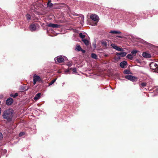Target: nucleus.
Instances as JSON below:
<instances>
[{"mask_svg": "<svg viewBox=\"0 0 158 158\" xmlns=\"http://www.w3.org/2000/svg\"><path fill=\"white\" fill-rule=\"evenodd\" d=\"M13 113L14 110L11 108L6 110L2 114L3 118L7 119L8 122H11L12 119Z\"/></svg>", "mask_w": 158, "mask_h": 158, "instance_id": "obj_1", "label": "nucleus"}, {"mask_svg": "<svg viewBox=\"0 0 158 158\" xmlns=\"http://www.w3.org/2000/svg\"><path fill=\"white\" fill-rule=\"evenodd\" d=\"M150 67L153 72L158 73V65L156 63L151 62L150 64Z\"/></svg>", "mask_w": 158, "mask_h": 158, "instance_id": "obj_2", "label": "nucleus"}, {"mask_svg": "<svg viewBox=\"0 0 158 158\" xmlns=\"http://www.w3.org/2000/svg\"><path fill=\"white\" fill-rule=\"evenodd\" d=\"M98 17L96 15H92L90 16V18L93 20L94 21L96 22L92 24L93 26H96L97 25V23L98 21Z\"/></svg>", "mask_w": 158, "mask_h": 158, "instance_id": "obj_3", "label": "nucleus"}, {"mask_svg": "<svg viewBox=\"0 0 158 158\" xmlns=\"http://www.w3.org/2000/svg\"><path fill=\"white\" fill-rule=\"evenodd\" d=\"M125 78L133 82L136 81L138 80V78L137 77L129 74L126 75Z\"/></svg>", "mask_w": 158, "mask_h": 158, "instance_id": "obj_4", "label": "nucleus"}, {"mask_svg": "<svg viewBox=\"0 0 158 158\" xmlns=\"http://www.w3.org/2000/svg\"><path fill=\"white\" fill-rule=\"evenodd\" d=\"M64 56H57L55 58V60L56 62V60L59 63H62L64 61Z\"/></svg>", "mask_w": 158, "mask_h": 158, "instance_id": "obj_5", "label": "nucleus"}, {"mask_svg": "<svg viewBox=\"0 0 158 158\" xmlns=\"http://www.w3.org/2000/svg\"><path fill=\"white\" fill-rule=\"evenodd\" d=\"M127 54V53L125 52H121L119 53H116V55L118 57L117 58L118 59H120V58L119 56H120L121 57H124Z\"/></svg>", "mask_w": 158, "mask_h": 158, "instance_id": "obj_6", "label": "nucleus"}, {"mask_svg": "<svg viewBox=\"0 0 158 158\" xmlns=\"http://www.w3.org/2000/svg\"><path fill=\"white\" fill-rule=\"evenodd\" d=\"M13 102V99L11 98H9L7 99L6 102V105L10 106L11 105Z\"/></svg>", "mask_w": 158, "mask_h": 158, "instance_id": "obj_7", "label": "nucleus"}, {"mask_svg": "<svg viewBox=\"0 0 158 158\" xmlns=\"http://www.w3.org/2000/svg\"><path fill=\"white\" fill-rule=\"evenodd\" d=\"M47 26L49 27L55 28H58L60 27V26L59 25L51 23L48 24Z\"/></svg>", "mask_w": 158, "mask_h": 158, "instance_id": "obj_8", "label": "nucleus"}, {"mask_svg": "<svg viewBox=\"0 0 158 158\" xmlns=\"http://www.w3.org/2000/svg\"><path fill=\"white\" fill-rule=\"evenodd\" d=\"M33 79L37 81H42L41 78L39 76L34 74L33 76Z\"/></svg>", "mask_w": 158, "mask_h": 158, "instance_id": "obj_9", "label": "nucleus"}, {"mask_svg": "<svg viewBox=\"0 0 158 158\" xmlns=\"http://www.w3.org/2000/svg\"><path fill=\"white\" fill-rule=\"evenodd\" d=\"M36 25L34 24H32L30 25V30L32 31H34L36 29Z\"/></svg>", "mask_w": 158, "mask_h": 158, "instance_id": "obj_10", "label": "nucleus"}, {"mask_svg": "<svg viewBox=\"0 0 158 158\" xmlns=\"http://www.w3.org/2000/svg\"><path fill=\"white\" fill-rule=\"evenodd\" d=\"M142 55L143 57L145 58H151V56L150 54L146 52H143Z\"/></svg>", "mask_w": 158, "mask_h": 158, "instance_id": "obj_11", "label": "nucleus"}, {"mask_svg": "<svg viewBox=\"0 0 158 158\" xmlns=\"http://www.w3.org/2000/svg\"><path fill=\"white\" fill-rule=\"evenodd\" d=\"M127 64L126 61H123L120 63V65L122 68H124L125 66Z\"/></svg>", "mask_w": 158, "mask_h": 158, "instance_id": "obj_12", "label": "nucleus"}, {"mask_svg": "<svg viewBox=\"0 0 158 158\" xmlns=\"http://www.w3.org/2000/svg\"><path fill=\"white\" fill-rule=\"evenodd\" d=\"M102 45L105 48H107L109 46V44L107 43V42L106 41H104L102 42Z\"/></svg>", "mask_w": 158, "mask_h": 158, "instance_id": "obj_13", "label": "nucleus"}, {"mask_svg": "<svg viewBox=\"0 0 158 158\" xmlns=\"http://www.w3.org/2000/svg\"><path fill=\"white\" fill-rule=\"evenodd\" d=\"M41 95V93H39L37 94L35 96L34 99L35 101H37L39 99H40V96Z\"/></svg>", "mask_w": 158, "mask_h": 158, "instance_id": "obj_14", "label": "nucleus"}, {"mask_svg": "<svg viewBox=\"0 0 158 158\" xmlns=\"http://www.w3.org/2000/svg\"><path fill=\"white\" fill-rule=\"evenodd\" d=\"M51 0H48V2L47 3V5L48 7L50 8L52 7L53 6V4L52 3H51Z\"/></svg>", "mask_w": 158, "mask_h": 158, "instance_id": "obj_15", "label": "nucleus"}, {"mask_svg": "<svg viewBox=\"0 0 158 158\" xmlns=\"http://www.w3.org/2000/svg\"><path fill=\"white\" fill-rule=\"evenodd\" d=\"M110 32L112 34H121V32L120 31H111Z\"/></svg>", "mask_w": 158, "mask_h": 158, "instance_id": "obj_16", "label": "nucleus"}, {"mask_svg": "<svg viewBox=\"0 0 158 158\" xmlns=\"http://www.w3.org/2000/svg\"><path fill=\"white\" fill-rule=\"evenodd\" d=\"M91 57L92 58L94 59H97V56L96 54L94 53H92L91 54Z\"/></svg>", "mask_w": 158, "mask_h": 158, "instance_id": "obj_17", "label": "nucleus"}, {"mask_svg": "<svg viewBox=\"0 0 158 158\" xmlns=\"http://www.w3.org/2000/svg\"><path fill=\"white\" fill-rule=\"evenodd\" d=\"M139 51L136 50H133L131 52V53L134 56H135L136 55V54L138 53V52H139Z\"/></svg>", "mask_w": 158, "mask_h": 158, "instance_id": "obj_18", "label": "nucleus"}, {"mask_svg": "<svg viewBox=\"0 0 158 158\" xmlns=\"http://www.w3.org/2000/svg\"><path fill=\"white\" fill-rule=\"evenodd\" d=\"M21 89L22 90H24L27 91L29 89V87L28 86L27 89H26V86L24 85L21 86Z\"/></svg>", "mask_w": 158, "mask_h": 158, "instance_id": "obj_19", "label": "nucleus"}, {"mask_svg": "<svg viewBox=\"0 0 158 158\" xmlns=\"http://www.w3.org/2000/svg\"><path fill=\"white\" fill-rule=\"evenodd\" d=\"M127 57L131 60H133V57L132 55L131 54H129L127 55Z\"/></svg>", "mask_w": 158, "mask_h": 158, "instance_id": "obj_20", "label": "nucleus"}, {"mask_svg": "<svg viewBox=\"0 0 158 158\" xmlns=\"http://www.w3.org/2000/svg\"><path fill=\"white\" fill-rule=\"evenodd\" d=\"M82 41L85 44L87 45L89 44V41L86 39H83L82 40Z\"/></svg>", "mask_w": 158, "mask_h": 158, "instance_id": "obj_21", "label": "nucleus"}, {"mask_svg": "<svg viewBox=\"0 0 158 158\" xmlns=\"http://www.w3.org/2000/svg\"><path fill=\"white\" fill-rule=\"evenodd\" d=\"M10 97H13L14 98H16L17 96H18V94L17 93H16L15 94H10Z\"/></svg>", "mask_w": 158, "mask_h": 158, "instance_id": "obj_22", "label": "nucleus"}, {"mask_svg": "<svg viewBox=\"0 0 158 158\" xmlns=\"http://www.w3.org/2000/svg\"><path fill=\"white\" fill-rule=\"evenodd\" d=\"M81 47L79 45H77L76 47V49L78 51H81Z\"/></svg>", "mask_w": 158, "mask_h": 158, "instance_id": "obj_23", "label": "nucleus"}, {"mask_svg": "<svg viewBox=\"0 0 158 158\" xmlns=\"http://www.w3.org/2000/svg\"><path fill=\"white\" fill-rule=\"evenodd\" d=\"M123 73L126 74H128L130 73V71L128 69H125L123 71Z\"/></svg>", "mask_w": 158, "mask_h": 158, "instance_id": "obj_24", "label": "nucleus"}, {"mask_svg": "<svg viewBox=\"0 0 158 158\" xmlns=\"http://www.w3.org/2000/svg\"><path fill=\"white\" fill-rule=\"evenodd\" d=\"M111 46L113 48L115 49V50L117 49V48L118 47L116 44H111Z\"/></svg>", "mask_w": 158, "mask_h": 158, "instance_id": "obj_25", "label": "nucleus"}, {"mask_svg": "<svg viewBox=\"0 0 158 158\" xmlns=\"http://www.w3.org/2000/svg\"><path fill=\"white\" fill-rule=\"evenodd\" d=\"M56 79V78L51 81V82L49 83V85H50L53 84L55 82Z\"/></svg>", "mask_w": 158, "mask_h": 158, "instance_id": "obj_26", "label": "nucleus"}, {"mask_svg": "<svg viewBox=\"0 0 158 158\" xmlns=\"http://www.w3.org/2000/svg\"><path fill=\"white\" fill-rule=\"evenodd\" d=\"M116 50L118 51L121 52H123V49L122 48H120L118 46L117 47Z\"/></svg>", "mask_w": 158, "mask_h": 158, "instance_id": "obj_27", "label": "nucleus"}, {"mask_svg": "<svg viewBox=\"0 0 158 158\" xmlns=\"http://www.w3.org/2000/svg\"><path fill=\"white\" fill-rule=\"evenodd\" d=\"M147 83L146 82H142L141 84L140 85L141 86V87H145L146 86Z\"/></svg>", "mask_w": 158, "mask_h": 158, "instance_id": "obj_28", "label": "nucleus"}, {"mask_svg": "<svg viewBox=\"0 0 158 158\" xmlns=\"http://www.w3.org/2000/svg\"><path fill=\"white\" fill-rule=\"evenodd\" d=\"M79 36L81 38H84L85 37V36L84 35H83L82 33H80L79 34Z\"/></svg>", "mask_w": 158, "mask_h": 158, "instance_id": "obj_29", "label": "nucleus"}, {"mask_svg": "<svg viewBox=\"0 0 158 158\" xmlns=\"http://www.w3.org/2000/svg\"><path fill=\"white\" fill-rule=\"evenodd\" d=\"M70 70L72 69L73 73H76L77 72V69H76V68H73V69L71 68H70Z\"/></svg>", "mask_w": 158, "mask_h": 158, "instance_id": "obj_30", "label": "nucleus"}, {"mask_svg": "<svg viewBox=\"0 0 158 158\" xmlns=\"http://www.w3.org/2000/svg\"><path fill=\"white\" fill-rule=\"evenodd\" d=\"M26 18L27 19L29 20L31 19V16L29 14H27L26 15Z\"/></svg>", "mask_w": 158, "mask_h": 158, "instance_id": "obj_31", "label": "nucleus"}, {"mask_svg": "<svg viewBox=\"0 0 158 158\" xmlns=\"http://www.w3.org/2000/svg\"><path fill=\"white\" fill-rule=\"evenodd\" d=\"M25 134V133L24 132H21L19 134V136L20 137L22 136Z\"/></svg>", "mask_w": 158, "mask_h": 158, "instance_id": "obj_32", "label": "nucleus"}, {"mask_svg": "<svg viewBox=\"0 0 158 158\" xmlns=\"http://www.w3.org/2000/svg\"><path fill=\"white\" fill-rule=\"evenodd\" d=\"M3 135L0 132V140L1 139L3 138Z\"/></svg>", "mask_w": 158, "mask_h": 158, "instance_id": "obj_33", "label": "nucleus"}, {"mask_svg": "<svg viewBox=\"0 0 158 158\" xmlns=\"http://www.w3.org/2000/svg\"><path fill=\"white\" fill-rule=\"evenodd\" d=\"M37 82V81H36V80L33 79V84H34V85H35L36 84V83Z\"/></svg>", "mask_w": 158, "mask_h": 158, "instance_id": "obj_34", "label": "nucleus"}, {"mask_svg": "<svg viewBox=\"0 0 158 158\" xmlns=\"http://www.w3.org/2000/svg\"><path fill=\"white\" fill-rule=\"evenodd\" d=\"M81 51L83 53H85V50H83L82 49H81Z\"/></svg>", "mask_w": 158, "mask_h": 158, "instance_id": "obj_35", "label": "nucleus"}, {"mask_svg": "<svg viewBox=\"0 0 158 158\" xmlns=\"http://www.w3.org/2000/svg\"><path fill=\"white\" fill-rule=\"evenodd\" d=\"M104 56L106 57H107L108 56V54H105V55Z\"/></svg>", "mask_w": 158, "mask_h": 158, "instance_id": "obj_36", "label": "nucleus"}, {"mask_svg": "<svg viewBox=\"0 0 158 158\" xmlns=\"http://www.w3.org/2000/svg\"><path fill=\"white\" fill-rule=\"evenodd\" d=\"M119 38H123V37L122 36H119Z\"/></svg>", "mask_w": 158, "mask_h": 158, "instance_id": "obj_37", "label": "nucleus"}, {"mask_svg": "<svg viewBox=\"0 0 158 158\" xmlns=\"http://www.w3.org/2000/svg\"><path fill=\"white\" fill-rule=\"evenodd\" d=\"M72 65V64H69V66H71Z\"/></svg>", "mask_w": 158, "mask_h": 158, "instance_id": "obj_38", "label": "nucleus"}, {"mask_svg": "<svg viewBox=\"0 0 158 158\" xmlns=\"http://www.w3.org/2000/svg\"><path fill=\"white\" fill-rule=\"evenodd\" d=\"M119 35H117L116 36L117 37H118L119 38Z\"/></svg>", "mask_w": 158, "mask_h": 158, "instance_id": "obj_39", "label": "nucleus"}]
</instances>
